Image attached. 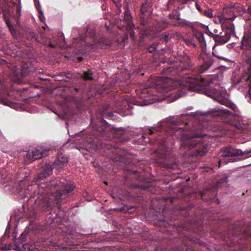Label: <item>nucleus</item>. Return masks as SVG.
I'll list each match as a JSON object with an SVG mask.
<instances>
[{"mask_svg": "<svg viewBox=\"0 0 251 251\" xmlns=\"http://www.w3.org/2000/svg\"><path fill=\"white\" fill-rule=\"evenodd\" d=\"M186 83L189 90L211 98H215L220 94L219 90L214 87L211 80H205L199 75L189 78Z\"/></svg>", "mask_w": 251, "mask_h": 251, "instance_id": "obj_1", "label": "nucleus"}, {"mask_svg": "<svg viewBox=\"0 0 251 251\" xmlns=\"http://www.w3.org/2000/svg\"><path fill=\"white\" fill-rule=\"evenodd\" d=\"M185 116V115H184L181 116H169L160 121L157 126H153L149 129L148 133L149 135L157 134L160 132V130L161 129L168 134L173 135L175 133L183 130V128H171L170 130H169L167 129V126H170L171 124L177 125L183 123Z\"/></svg>", "mask_w": 251, "mask_h": 251, "instance_id": "obj_2", "label": "nucleus"}, {"mask_svg": "<svg viewBox=\"0 0 251 251\" xmlns=\"http://www.w3.org/2000/svg\"><path fill=\"white\" fill-rule=\"evenodd\" d=\"M203 136L201 133H186L183 134L181 137V146L182 149L191 150L197 146L201 147V149L193 152L195 156H203L207 152V148L201 146L200 138Z\"/></svg>", "mask_w": 251, "mask_h": 251, "instance_id": "obj_3", "label": "nucleus"}, {"mask_svg": "<svg viewBox=\"0 0 251 251\" xmlns=\"http://www.w3.org/2000/svg\"><path fill=\"white\" fill-rule=\"evenodd\" d=\"M51 186L52 187L58 186L60 188L59 191L57 190L53 195L57 203L59 202L61 198L67 197L68 194L72 192L75 188L74 183L68 181L64 179H63L62 180L57 179L52 180L51 182Z\"/></svg>", "mask_w": 251, "mask_h": 251, "instance_id": "obj_4", "label": "nucleus"}, {"mask_svg": "<svg viewBox=\"0 0 251 251\" xmlns=\"http://www.w3.org/2000/svg\"><path fill=\"white\" fill-rule=\"evenodd\" d=\"M235 17L227 18L224 15L218 16L216 22L221 24L223 31H224L223 34H228L230 36L234 32V25L232 23V21L234 20Z\"/></svg>", "mask_w": 251, "mask_h": 251, "instance_id": "obj_5", "label": "nucleus"}, {"mask_svg": "<svg viewBox=\"0 0 251 251\" xmlns=\"http://www.w3.org/2000/svg\"><path fill=\"white\" fill-rule=\"evenodd\" d=\"M156 81L155 85L160 86L164 92L172 90L176 84L173 79L169 77L158 76Z\"/></svg>", "mask_w": 251, "mask_h": 251, "instance_id": "obj_6", "label": "nucleus"}, {"mask_svg": "<svg viewBox=\"0 0 251 251\" xmlns=\"http://www.w3.org/2000/svg\"><path fill=\"white\" fill-rule=\"evenodd\" d=\"M48 150H44L42 147L38 146L33 149L30 150L26 154L27 158L34 161L41 158L47 155Z\"/></svg>", "mask_w": 251, "mask_h": 251, "instance_id": "obj_7", "label": "nucleus"}, {"mask_svg": "<svg viewBox=\"0 0 251 251\" xmlns=\"http://www.w3.org/2000/svg\"><path fill=\"white\" fill-rule=\"evenodd\" d=\"M251 150H246L244 151L240 149H234L231 147H228L223 149L221 152V155L223 156H235L239 155H246L249 154Z\"/></svg>", "mask_w": 251, "mask_h": 251, "instance_id": "obj_8", "label": "nucleus"}, {"mask_svg": "<svg viewBox=\"0 0 251 251\" xmlns=\"http://www.w3.org/2000/svg\"><path fill=\"white\" fill-rule=\"evenodd\" d=\"M207 34L210 37L213 38L216 42L220 44H225L230 39V35L228 34H223L221 32L219 34H214L210 31H208Z\"/></svg>", "mask_w": 251, "mask_h": 251, "instance_id": "obj_9", "label": "nucleus"}, {"mask_svg": "<svg viewBox=\"0 0 251 251\" xmlns=\"http://www.w3.org/2000/svg\"><path fill=\"white\" fill-rule=\"evenodd\" d=\"M124 24L122 25L120 24V25L123 26H126V28L130 30L133 28L134 26L132 22V16L130 14V11L126 8L125 9L124 17Z\"/></svg>", "mask_w": 251, "mask_h": 251, "instance_id": "obj_10", "label": "nucleus"}, {"mask_svg": "<svg viewBox=\"0 0 251 251\" xmlns=\"http://www.w3.org/2000/svg\"><path fill=\"white\" fill-rule=\"evenodd\" d=\"M214 63V59L210 57H206L204 59L203 62L198 69V73L202 74L209 69Z\"/></svg>", "mask_w": 251, "mask_h": 251, "instance_id": "obj_11", "label": "nucleus"}, {"mask_svg": "<svg viewBox=\"0 0 251 251\" xmlns=\"http://www.w3.org/2000/svg\"><path fill=\"white\" fill-rule=\"evenodd\" d=\"M140 11L142 14L141 18L145 19V17L150 15L151 12L150 4L147 1L144 2L142 5Z\"/></svg>", "mask_w": 251, "mask_h": 251, "instance_id": "obj_12", "label": "nucleus"}, {"mask_svg": "<svg viewBox=\"0 0 251 251\" xmlns=\"http://www.w3.org/2000/svg\"><path fill=\"white\" fill-rule=\"evenodd\" d=\"M194 36L196 39L199 42L201 48H203L206 45V42L204 38L203 33L201 32L196 31L195 32Z\"/></svg>", "mask_w": 251, "mask_h": 251, "instance_id": "obj_13", "label": "nucleus"}, {"mask_svg": "<svg viewBox=\"0 0 251 251\" xmlns=\"http://www.w3.org/2000/svg\"><path fill=\"white\" fill-rule=\"evenodd\" d=\"M120 107L119 109L121 111L126 112L130 108V105L129 101L126 99H124L120 102L117 103Z\"/></svg>", "mask_w": 251, "mask_h": 251, "instance_id": "obj_14", "label": "nucleus"}, {"mask_svg": "<svg viewBox=\"0 0 251 251\" xmlns=\"http://www.w3.org/2000/svg\"><path fill=\"white\" fill-rule=\"evenodd\" d=\"M68 159L66 157H61L60 159L55 160L53 163V167L57 169L62 168L64 165L67 162Z\"/></svg>", "mask_w": 251, "mask_h": 251, "instance_id": "obj_15", "label": "nucleus"}, {"mask_svg": "<svg viewBox=\"0 0 251 251\" xmlns=\"http://www.w3.org/2000/svg\"><path fill=\"white\" fill-rule=\"evenodd\" d=\"M52 168L49 164H46L43 167L42 173L41 176H43L45 177H47L52 174ZM42 177V176H40Z\"/></svg>", "mask_w": 251, "mask_h": 251, "instance_id": "obj_16", "label": "nucleus"}, {"mask_svg": "<svg viewBox=\"0 0 251 251\" xmlns=\"http://www.w3.org/2000/svg\"><path fill=\"white\" fill-rule=\"evenodd\" d=\"M222 104L225 105L228 107H230L234 111L237 108V107L233 103H231L229 101L226 99H221L218 100Z\"/></svg>", "mask_w": 251, "mask_h": 251, "instance_id": "obj_17", "label": "nucleus"}, {"mask_svg": "<svg viewBox=\"0 0 251 251\" xmlns=\"http://www.w3.org/2000/svg\"><path fill=\"white\" fill-rule=\"evenodd\" d=\"M5 172H6L5 170H0V180L3 183H5V182H6L8 179H11V175H9L7 176V178H6V177L4 176L3 173H5Z\"/></svg>", "mask_w": 251, "mask_h": 251, "instance_id": "obj_18", "label": "nucleus"}, {"mask_svg": "<svg viewBox=\"0 0 251 251\" xmlns=\"http://www.w3.org/2000/svg\"><path fill=\"white\" fill-rule=\"evenodd\" d=\"M0 248L2 250H4L14 249V250L18 251H21L20 247L17 245H15V247H13V246L12 245H8V246L4 245H2L0 247Z\"/></svg>", "mask_w": 251, "mask_h": 251, "instance_id": "obj_19", "label": "nucleus"}, {"mask_svg": "<svg viewBox=\"0 0 251 251\" xmlns=\"http://www.w3.org/2000/svg\"><path fill=\"white\" fill-rule=\"evenodd\" d=\"M4 96V92L3 91H0V102L2 103L4 105L11 106V104H12V103L10 101H5L3 100Z\"/></svg>", "mask_w": 251, "mask_h": 251, "instance_id": "obj_20", "label": "nucleus"}, {"mask_svg": "<svg viewBox=\"0 0 251 251\" xmlns=\"http://www.w3.org/2000/svg\"><path fill=\"white\" fill-rule=\"evenodd\" d=\"M16 194L19 195V196L21 198H24L27 196V194L25 193V191H23L21 188H17L14 192Z\"/></svg>", "mask_w": 251, "mask_h": 251, "instance_id": "obj_21", "label": "nucleus"}, {"mask_svg": "<svg viewBox=\"0 0 251 251\" xmlns=\"http://www.w3.org/2000/svg\"><path fill=\"white\" fill-rule=\"evenodd\" d=\"M92 72L91 71H88L84 72L83 75V78L85 80H92L93 78L92 77Z\"/></svg>", "mask_w": 251, "mask_h": 251, "instance_id": "obj_22", "label": "nucleus"}, {"mask_svg": "<svg viewBox=\"0 0 251 251\" xmlns=\"http://www.w3.org/2000/svg\"><path fill=\"white\" fill-rule=\"evenodd\" d=\"M173 25L175 26H186L188 25L187 22L183 19H180L178 21L174 22Z\"/></svg>", "mask_w": 251, "mask_h": 251, "instance_id": "obj_23", "label": "nucleus"}, {"mask_svg": "<svg viewBox=\"0 0 251 251\" xmlns=\"http://www.w3.org/2000/svg\"><path fill=\"white\" fill-rule=\"evenodd\" d=\"M50 200L51 199H50L49 200H47V199H44L42 201V204H41V207L42 208L45 207H48L51 206V202L50 201Z\"/></svg>", "mask_w": 251, "mask_h": 251, "instance_id": "obj_24", "label": "nucleus"}, {"mask_svg": "<svg viewBox=\"0 0 251 251\" xmlns=\"http://www.w3.org/2000/svg\"><path fill=\"white\" fill-rule=\"evenodd\" d=\"M170 140V139L165 137L163 139L162 141L159 142L160 146L167 148V147L168 146L169 143H168V140Z\"/></svg>", "mask_w": 251, "mask_h": 251, "instance_id": "obj_25", "label": "nucleus"}, {"mask_svg": "<svg viewBox=\"0 0 251 251\" xmlns=\"http://www.w3.org/2000/svg\"><path fill=\"white\" fill-rule=\"evenodd\" d=\"M178 0L179 2H181V3L184 4V3H187L189 1H196L197 0ZM174 2H175V0H169V2H168V4L169 5L173 4H174Z\"/></svg>", "mask_w": 251, "mask_h": 251, "instance_id": "obj_26", "label": "nucleus"}, {"mask_svg": "<svg viewBox=\"0 0 251 251\" xmlns=\"http://www.w3.org/2000/svg\"><path fill=\"white\" fill-rule=\"evenodd\" d=\"M5 21L9 30L10 31H12L14 29V28L10 21L8 18H5Z\"/></svg>", "mask_w": 251, "mask_h": 251, "instance_id": "obj_27", "label": "nucleus"}, {"mask_svg": "<svg viewBox=\"0 0 251 251\" xmlns=\"http://www.w3.org/2000/svg\"><path fill=\"white\" fill-rule=\"evenodd\" d=\"M168 24L166 22H162V23L159 24V30H162L165 28H166L168 26Z\"/></svg>", "mask_w": 251, "mask_h": 251, "instance_id": "obj_28", "label": "nucleus"}, {"mask_svg": "<svg viewBox=\"0 0 251 251\" xmlns=\"http://www.w3.org/2000/svg\"><path fill=\"white\" fill-rule=\"evenodd\" d=\"M204 15L208 17H209V18H211L213 16L212 13L209 10H208V11L205 10L204 11Z\"/></svg>", "mask_w": 251, "mask_h": 251, "instance_id": "obj_29", "label": "nucleus"}, {"mask_svg": "<svg viewBox=\"0 0 251 251\" xmlns=\"http://www.w3.org/2000/svg\"><path fill=\"white\" fill-rule=\"evenodd\" d=\"M26 236V234L25 233H22L20 237V240H21V242H23L24 241H25V237Z\"/></svg>", "mask_w": 251, "mask_h": 251, "instance_id": "obj_30", "label": "nucleus"}, {"mask_svg": "<svg viewBox=\"0 0 251 251\" xmlns=\"http://www.w3.org/2000/svg\"><path fill=\"white\" fill-rule=\"evenodd\" d=\"M235 126L236 127V128L239 130L240 129H243L244 128V127L243 126H242L240 124H234L233 125Z\"/></svg>", "mask_w": 251, "mask_h": 251, "instance_id": "obj_31", "label": "nucleus"}, {"mask_svg": "<svg viewBox=\"0 0 251 251\" xmlns=\"http://www.w3.org/2000/svg\"><path fill=\"white\" fill-rule=\"evenodd\" d=\"M149 33H150V31H148V30H143V31H142V34L143 36H148L149 34Z\"/></svg>", "mask_w": 251, "mask_h": 251, "instance_id": "obj_32", "label": "nucleus"}, {"mask_svg": "<svg viewBox=\"0 0 251 251\" xmlns=\"http://www.w3.org/2000/svg\"><path fill=\"white\" fill-rule=\"evenodd\" d=\"M155 50V48L152 46H151L148 48V50L150 52H153Z\"/></svg>", "mask_w": 251, "mask_h": 251, "instance_id": "obj_33", "label": "nucleus"}, {"mask_svg": "<svg viewBox=\"0 0 251 251\" xmlns=\"http://www.w3.org/2000/svg\"><path fill=\"white\" fill-rule=\"evenodd\" d=\"M182 95H178V94H176L175 96H174V100H177L178 99H179V98H180L181 97H182Z\"/></svg>", "mask_w": 251, "mask_h": 251, "instance_id": "obj_34", "label": "nucleus"}, {"mask_svg": "<svg viewBox=\"0 0 251 251\" xmlns=\"http://www.w3.org/2000/svg\"><path fill=\"white\" fill-rule=\"evenodd\" d=\"M169 17L171 20H174L176 18V15L174 14H170L169 15Z\"/></svg>", "mask_w": 251, "mask_h": 251, "instance_id": "obj_35", "label": "nucleus"}, {"mask_svg": "<svg viewBox=\"0 0 251 251\" xmlns=\"http://www.w3.org/2000/svg\"><path fill=\"white\" fill-rule=\"evenodd\" d=\"M195 3H196V8L199 11H201V6L198 4L197 1H195Z\"/></svg>", "mask_w": 251, "mask_h": 251, "instance_id": "obj_36", "label": "nucleus"}, {"mask_svg": "<svg viewBox=\"0 0 251 251\" xmlns=\"http://www.w3.org/2000/svg\"><path fill=\"white\" fill-rule=\"evenodd\" d=\"M49 46L51 47V48H56V45H54L53 44H52L51 42H50L48 44Z\"/></svg>", "mask_w": 251, "mask_h": 251, "instance_id": "obj_37", "label": "nucleus"}, {"mask_svg": "<svg viewBox=\"0 0 251 251\" xmlns=\"http://www.w3.org/2000/svg\"><path fill=\"white\" fill-rule=\"evenodd\" d=\"M220 110L223 111L225 113H226V114L230 115L231 114V113L227 109H224V110L221 109Z\"/></svg>", "mask_w": 251, "mask_h": 251, "instance_id": "obj_38", "label": "nucleus"}, {"mask_svg": "<svg viewBox=\"0 0 251 251\" xmlns=\"http://www.w3.org/2000/svg\"><path fill=\"white\" fill-rule=\"evenodd\" d=\"M175 19L177 20V21H178L179 20H180L181 18H180V15L179 13L177 15H176Z\"/></svg>", "mask_w": 251, "mask_h": 251, "instance_id": "obj_39", "label": "nucleus"}, {"mask_svg": "<svg viewBox=\"0 0 251 251\" xmlns=\"http://www.w3.org/2000/svg\"><path fill=\"white\" fill-rule=\"evenodd\" d=\"M248 62L251 64V53L250 54V56H249Z\"/></svg>", "mask_w": 251, "mask_h": 251, "instance_id": "obj_40", "label": "nucleus"}, {"mask_svg": "<svg viewBox=\"0 0 251 251\" xmlns=\"http://www.w3.org/2000/svg\"><path fill=\"white\" fill-rule=\"evenodd\" d=\"M248 42L249 41L247 40H245L243 41V43L244 45H246V44H248Z\"/></svg>", "mask_w": 251, "mask_h": 251, "instance_id": "obj_41", "label": "nucleus"}, {"mask_svg": "<svg viewBox=\"0 0 251 251\" xmlns=\"http://www.w3.org/2000/svg\"><path fill=\"white\" fill-rule=\"evenodd\" d=\"M249 93L250 94V97L251 99V86L250 87V89L249 90Z\"/></svg>", "mask_w": 251, "mask_h": 251, "instance_id": "obj_42", "label": "nucleus"}, {"mask_svg": "<svg viewBox=\"0 0 251 251\" xmlns=\"http://www.w3.org/2000/svg\"><path fill=\"white\" fill-rule=\"evenodd\" d=\"M172 70V68L170 67V68H167L165 71L166 72H171Z\"/></svg>", "mask_w": 251, "mask_h": 251, "instance_id": "obj_43", "label": "nucleus"}, {"mask_svg": "<svg viewBox=\"0 0 251 251\" xmlns=\"http://www.w3.org/2000/svg\"><path fill=\"white\" fill-rule=\"evenodd\" d=\"M14 73L16 75H18V72L15 69Z\"/></svg>", "mask_w": 251, "mask_h": 251, "instance_id": "obj_44", "label": "nucleus"}, {"mask_svg": "<svg viewBox=\"0 0 251 251\" xmlns=\"http://www.w3.org/2000/svg\"><path fill=\"white\" fill-rule=\"evenodd\" d=\"M0 85H1V84H0ZM5 89H6V87L4 86V89L0 90V91H3V92H4V94H5Z\"/></svg>", "mask_w": 251, "mask_h": 251, "instance_id": "obj_45", "label": "nucleus"}, {"mask_svg": "<svg viewBox=\"0 0 251 251\" xmlns=\"http://www.w3.org/2000/svg\"><path fill=\"white\" fill-rule=\"evenodd\" d=\"M222 161L221 160H220L219 162V166H220L222 164Z\"/></svg>", "mask_w": 251, "mask_h": 251, "instance_id": "obj_46", "label": "nucleus"}, {"mask_svg": "<svg viewBox=\"0 0 251 251\" xmlns=\"http://www.w3.org/2000/svg\"><path fill=\"white\" fill-rule=\"evenodd\" d=\"M82 59H83V58H82V57H79V61H81L82 60Z\"/></svg>", "mask_w": 251, "mask_h": 251, "instance_id": "obj_47", "label": "nucleus"}, {"mask_svg": "<svg viewBox=\"0 0 251 251\" xmlns=\"http://www.w3.org/2000/svg\"><path fill=\"white\" fill-rule=\"evenodd\" d=\"M130 35H132V34H134V32H133V31H131L130 32Z\"/></svg>", "mask_w": 251, "mask_h": 251, "instance_id": "obj_48", "label": "nucleus"}, {"mask_svg": "<svg viewBox=\"0 0 251 251\" xmlns=\"http://www.w3.org/2000/svg\"><path fill=\"white\" fill-rule=\"evenodd\" d=\"M213 54H214V55H215V56L217 57L218 58H220V57L219 56H217L216 54H215L214 52H213Z\"/></svg>", "mask_w": 251, "mask_h": 251, "instance_id": "obj_49", "label": "nucleus"}, {"mask_svg": "<svg viewBox=\"0 0 251 251\" xmlns=\"http://www.w3.org/2000/svg\"><path fill=\"white\" fill-rule=\"evenodd\" d=\"M106 28H107V29L108 30H109V29H110V28H109V26H107V25H106Z\"/></svg>", "mask_w": 251, "mask_h": 251, "instance_id": "obj_50", "label": "nucleus"}, {"mask_svg": "<svg viewBox=\"0 0 251 251\" xmlns=\"http://www.w3.org/2000/svg\"><path fill=\"white\" fill-rule=\"evenodd\" d=\"M18 181L19 183H21L23 181V180H19Z\"/></svg>", "mask_w": 251, "mask_h": 251, "instance_id": "obj_51", "label": "nucleus"}, {"mask_svg": "<svg viewBox=\"0 0 251 251\" xmlns=\"http://www.w3.org/2000/svg\"><path fill=\"white\" fill-rule=\"evenodd\" d=\"M147 105V104H144L142 105Z\"/></svg>", "mask_w": 251, "mask_h": 251, "instance_id": "obj_52", "label": "nucleus"}, {"mask_svg": "<svg viewBox=\"0 0 251 251\" xmlns=\"http://www.w3.org/2000/svg\"><path fill=\"white\" fill-rule=\"evenodd\" d=\"M249 47L251 48V46H249Z\"/></svg>", "mask_w": 251, "mask_h": 251, "instance_id": "obj_53", "label": "nucleus"}]
</instances>
